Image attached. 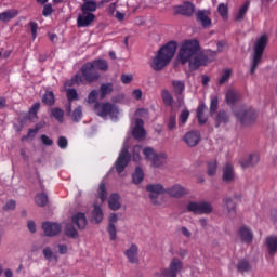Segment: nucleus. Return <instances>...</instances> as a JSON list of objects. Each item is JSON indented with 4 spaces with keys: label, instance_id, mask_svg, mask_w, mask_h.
<instances>
[{
    "label": "nucleus",
    "instance_id": "4",
    "mask_svg": "<svg viewBox=\"0 0 277 277\" xmlns=\"http://www.w3.org/2000/svg\"><path fill=\"white\" fill-rule=\"evenodd\" d=\"M186 209L188 213H194L195 215H209L213 211V206L207 201H189Z\"/></svg>",
    "mask_w": 277,
    "mask_h": 277
},
{
    "label": "nucleus",
    "instance_id": "2",
    "mask_svg": "<svg viewBox=\"0 0 277 277\" xmlns=\"http://www.w3.org/2000/svg\"><path fill=\"white\" fill-rule=\"evenodd\" d=\"M176 49H179V43L176 41H169L166 45L160 48L150 63L153 70L156 72L163 70V68L172 62V57L176 54Z\"/></svg>",
    "mask_w": 277,
    "mask_h": 277
},
{
    "label": "nucleus",
    "instance_id": "28",
    "mask_svg": "<svg viewBox=\"0 0 277 277\" xmlns=\"http://www.w3.org/2000/svg\"><path fill=\"white\" fill-rule=\"evenodd\" d=\"M108 207L111 209V211H118V209L122 207L120 203V195L116 193L111 194L108 199Z\"/></svg>",
    "mask_w": 277,
    "mask_h": 277
},
{
    "label": "nucleus",
    "instance_id": "62",
    "mask_svg": "<svg viewBox=\"0 0 277 277\" xmlns=\"http://www.w3.org/2000/svg\"><path fill=\"white\" fill-rule=\"evenodd\" d=\"M40 140L44 146H53V140L49 137L47 134H42Z\"/></svg>",
    "mask_w": 277,
    "mask_h": 277
},
{
    "label": "nucleus",
    "instance_id": "5",
    "mask_svg": "<svg viewBox=\"0 0 277 277\" xmlns=\"http://www.w3.org/2000/svg\"><path fill=\"white\" fill-rule=\"evenodd\" d=\"M181 272H183V261L179 258H173L168 267L160 269L162 277H179Z\"/></svg>",
    "mask_w": 277,
    "mask_h": 277
},
{
    "label": "nucleus",
    "instance_id": "53",
    "mask_svg": "<svg viewBox=\"0 0 277 277\" xmlns=\"http://www.w3.org/2000/svg\"><path fill=\"white\" fill-rule=\"evenodd\" d=\"M219 100L217 96H212L210 102V116H213L217 111Z\"/></svg>",
    "mask_w": 277,
    "mask_h": 277
},
{
    "label": "nucleus",
    "instance_id": "22",
    "mask_svg": "<svg viewBox=\"0 0 277 277\" xmlns=\"http://www.w3.org/2000/svg\"><path fill=\"white\" fill-rule=\"evenodd\" d=\"M66 95L68 101L67 114H70L72 109V101H79V93L76 89H66Z\"/></svg>",
    "mask_w": 277,
    "mask_h": 277
},
{
    "label": "nucleus",
    "instance_id": "64",
    "mask_svg": "<svg viewBox=\"0 0 277 277\" xmlns=\"http://www.w3.org/2000/svg\"><path fill=\"white\" fill-rule=\"evenodd\" d=\"M43 256L47 259V261H51L53 259V250H51L49 247H45L43 249Z\"/></svg>",
    "mask_w": 277,
    "mask_h": 277
},
{
    "label": "nucleus",
    "instance_id": "51",
    "mask_svg": "<svg viewBox=\"0 0 277 277\" xmlns=\"http://www.w3.org/2000/svg\"><path fill=\"white\" fill-rule=\"evenodd\" d=\"M223 202L226 206L228 213H235V202H233V198L225 197Z\"/></svg>",
    "mask_w": 277,
    "mask_h": 277
},
{
    "label": "nucleus",
    "instance_id": "55",
    "mask_svg": "<svg viewBox=\"0 0 277 277\" xmlns=\"http://www.w3.org/2000/svg\"><path fill=\"white\" fill-rule=\"evenodd\" d=\"M179 120H180V124H185L187 120H189V110L188 109L182 110L179 117Z\"/></svg>",
    "mask_w": 277,
    "mask_h": 277
},
{
    "label": "nucleus",
    "instance_id": "14",
    "mask_svg": "<svg viewBox=\"0 0 277 277\" xmlns=\"http://www.w3.org/2000/svg\"><path fill=\"white\" fill-rule=\"evenodd\" d=\"M238 236L240 237L242 243H247L248 246L254 240V233H252V229L246 225H242L238 229Z\"/></svg>",
    "mask_w": 277,
    "mask_h": 277
},
{
    "label": "nucleus",
    "instance_id": "32",
    "mask_svg": "<svg viewBox=\"0 0 277 277\" xmlns=\"http://www.w3.org/2000/svg\"><path fill=\"white\" fill-rule=\"evenodd\" d=\"M161 98L166 107H173L174 97L172 96L170 91H168V89L161 91Z\"/></svg>",
    "mask_w": 277,
    "mask_h": 277
},
{
    "label": "nucleus",
    "instance_id": "1",
    "mask_svg": "<svg viewBox=\"0 0 277 277\" xmlns=\"http://www.w3.org/2000/svg\"><path fill=\"white\" fill-rule=\"evenodd\" d=\"M198 51H200V42L197 39L185 40L177 53L180 64H182V66L188 64L190 70H198L200 66H207L209 56L198 54Z\"/></svg>",
    "mask_w": 277,
    "mask_h": 277
},
{
    "label": "nucleus",
    "instance_id": "35",
    "mask_svg": "<svg viewBox=\"0 0 277 277\" xmlns=\"http://www.w3.org/2000/svg\"><path fill=\"white\" fill-rule=\"evenodd\" d=\"M173 92L175 96H181L185 92V82L182 80H173Z\"/></svg>",
    "mask_w": 277,
    "mask_h": 277
},
{
    "label": "nucleus",
    "instance_id": "34",
    "mask_svg": "<svg viewBox=\"0 0 277 277\" xmlns=\"http://www.w3.org/2000/svg\"><path fill=\"white\" fill-rule=\"evenodd\" d=\"M92 222L95 224H101L103 222V209L101 206L95 205L92 211Z\"/></svg>",
    "mask_w": 277,
    "mask_h": 277
},
{
    "label": "nucleus",
    "instance_id": "39",
    "mask_svg": "<svg viewBox=\"0 0 277 277\" xmlns=\"http://www.w3.org/2000/svg\"><path fill=\"white\" fill-rule=\"evenodd\" d=\"M132 181L134 185H140L144 181V170L141 167H136L134 173L132 174Z\"/></svg>",
    "mask_w": 277,
    "mask_h": 277
},
{
    "label": "nucleus",
    "instance_id": "8",
    "mask_svg": "<svg viewBox=\"0 0 277 277\" xmlns=\"http://www.w3.org/2000/svg\"><path fill=\"white\" fill-rule=\"evenodd\" d=\"M131 162V154L127 147L121 149L116 162H115V170L118 174H122L127 169V166Z\"/></svg>",
    "mask_w": 277,
    "mask_h": 277
},
{
    "label": "nucleus",
    "instance_id": "56",
    "mask_svg": "<svg viewBox=\"0 0 277 277\" xmlns=\"http://www.w3.org/2000/svg\"><path fill=\"white\" fill-rule=\"evenodd\" d=\"M107 233L110 237V241H116V237H117L116 225H108Z\"/></svg>",
    "mask_w": 277,
    "mask_h": 277
},
{
    "label": "nucleus",
    "instance_id": "21",
    "mask_svg": "<svg viewBox=\"0 0 277 277\" xmlns=\"http://www.w3.org/2000/svg\"><path fill=\"white\" fill-rule=\"evenodd\" d=\"M266 248L268 250L269 256H274L277 252V236H268L265 240Z\"/></svg>",
    "mask_w": 277,
    "mask_h": 277
},
{
    "label": "nucleus",
    "instance_id": "16",
    "mask_svg": "<svg viewBox=\"0 0 277 277\" xmlns=\"http://www.w3.org/2000/svg\"><path fill=\"white\" fill-rule=\"evenodd\" d=\"M200 140H201V136H200V132L198 131H189L184 135V142L190 148L198 146V144H200Z\"/></svg>",
    "mask_w": 277,
    "mask_h": 277
},
{
    "label": "nucleus",
    "instance_id": "59",
    "mask_svg": "<svg viewBox=\"0 0 277 277\" xmlns=\"http://www.w3.org/2000/svg\"><path fill=\"white\" fill-rule=\"evenodd\" d=\"M58 148H62L63 150L65 148H68V138L66 136H60L57 141Z\"/></svg>",
    "mask_w": 277,
    "mask_h": 277
},
{
    "label": "nucleus",
    "instance_id": "36",
    "mask_svg": "<svg viewBox=\"0 0 277 277\" xmlns=\"http://www.w3.org/2000/svg\"><path fill=\"white\" fill-rule=\"evenodd\" d=\"M240 163L243 169L252 168V166H256V163H259V155L252 154L247 160H242Z\"/></svg>",
    "mask_w": 277,
    "mask_h": 277
},
{
    "label": "nucleus",
    "instance_id": "23",
    "mask_svg": "<svg viewBox=\"0 0 277 277\" xmlns=\"http://www.w3.org/2000/svg\"><path fill=\"white\" fill-rule=\"evenodd\" d=\"M16 16H18V10L10 9L0 13V21L1 23H10V21L16 18Z\"/></svg>",
    "mask_w": 277,
    "mask_h": 277
},
{
    "label": "nucleus",
    "instance_id": "31",
    "mask_svg": "<svg viewBox=\"0 0 277 277\" xmlns=\"http://www.w3.org/2000/svg\"><path fill=\"white\" fill-rule=\"evenodd\" d=\"M196 16L198 23H201V27H211V18H209V15L205 11L197 12Z\"/></svg>",
    "mask_w": 277,
    "mask_h": 277
},
{
    "label": "nucleus",
    "instance_id": "17",
    "mask_svg": "<svg viewBox=\"0 0 277 277\" xmlns=\"http://www.w3.org/2000/svg\"><path fill=\"white\" fill-rule=\"evenodd\" d=\"M164 194H168L172 198H182V196H185V194H187V190H185V187L179 184H174L169 188H164Z\"/></svg>",
    "mask_w": 277,
    "mask_h": 277
},
{
    "label": "nucleus",
    "instance_id": "46",
    "mask_svg": "<svg viewBox=\"0 0 277 277\" xmlns=\"http://www.w3.org/2000/svg\"><path fill=\"white\" fill-rule=\"evenodd\" d=\"M65 235H66V237H69L70 239H77V237H79V232H77L75 226L67 225L65 227Z\"/></svg>",
    "mask_w": 277,
    "mask_h": 277
},
{
    "label": "nucleus",
    "instance_id": "40",
    "mask_svg": "<svg viewBox=\"0 0 277 277\" xmlns=\"http://www.w3.org/2000/svg\"><path fill=\"white\" fill-rule=\"evenodd\" d=\"M35 202L38 205V207H47L49 203V196L44 193L37 194L35 196Z\"/></svg>",
    "mask_w": 277,
    "mask_h": 277
},
{
    "label": "nucleus",
    "instance_id": "38",
    "mask_svg": "<svg viewBox=\"0 0 277 277\" xmlns=\"http://www.w3.org/2000/svg\"><path fill=\"white\" fill-rule=\"evenodd\" d=\"M38 111H40L39 102L35 103L28 111V120H30V122L38 120Z\"/></svg>",
    "mask_w": 277,
    "mask_h": 277
},
{
    "label": "nucleus",
    "instance_id": "48",
    "mask_svg": "<svg viewBox=\"0 0 277 277\" xmlns=\"http://www.w3.org/2000/svg\"><path fill=\"white\" fill-rule=\"evenodd\" d=\"M237 98H239V96L236 94L235 91L229 90L226 93V103L227 105H235V103H237Z\"/></svg>",
    "mask_w": 277,
    "mask_h": 277
},
{
    "label": "nucleus",
    "instance_id": "18",
    "mask_svg": "<svg viewBox=\"0 0 277 277\" xmlns=\"http://www.w3.org/2000/svg\"><path fill=\"white\" fill-rule=\"evenodd\" d=\"M222 181L224 183H233L235 181V167L229 162L223 167Z\"/></svg>",
    "mask_w": 277,
    "mask_h": 277
},
{
    "label": "nucleus",
    "instance_id": "19",
    "mask_svg": "<svg viewBox=\"0 0 277 277\" xmlns=\"http://www.w3.org/2000/svg\"><path fill=\"white\" fill-rule=\"evenodd\" d=\"M175 14H181L182 16H192L195 12V6L190 2H185L182 5L175 6Z\"/></svg>",
    "mask_w": 277,
    "mask_h": 277
},
{
    "label": "nucleus",
    "instance_id": "11",
    "mask_svg": "<svg viewBox=\"0 0 277 277\" xmlns=\"http://www.w3.org/2000/svg\"><path fill=\"white\" fill-rule=\"evenodd\" d=\"M94 21H96V15H94V13L82 12V14H79L77 17V27L79 29L90 27Z\"/></svg>",
    "mask_w": 277,
    "mask_h": 277
},
{
    "label": "nucleus",
    "instance_id": "50",
    "mask_svg": "<svg viewBox=\"0 0 277 277\" xmlns=\"http://www.w3.org/2000/svg\"><path fill=\"white\" fill-rule=\"evenodd\" d=\"M71 118L74 122H79L81 118H83V110L81 109V106H78L77 108H75V110L72 111Z\"/></svg>",
    "mask_w": 277,
    "mask_h": 277
},
{
    "label": "nucleus",
    "instance_id": "41",
    "mask_svg": "<svg viewBox=\"0 0 277 277\" xmlns=\"http://www.w3.org/2000/svg\"><path fill=\"white\" fill-rule=\"evenodd\" d=\"M232 75H233V70L223 69L221 74V78H219V85H224V83H228V81H230Z\"/></svg>",
    "mask_w": 277,
    "mask_h": 277
},
{
    "label": "nucleus",
    "instance_id": "6",
    "mask_svg": "<svg viewBox=\"0 0 277 277\" xmlns=\"http://www.w3.org/2000/svg\"><path fill=\"white\" fill-rule=\"evenodd\" d=\"M80 72L82 75V79L87 83H96V81L101 79V74L98 72V70H96L94 65H92L90 62L82 65Z\"/></svg>",
    "mask_w": 277,
    "mask_h": 277
},
{
    "label": "nucleus",
    "instance_id": "7",
    "mask_svg": "<svg viewBox=\"0 0 277 277\" xmlns=\"http://www.w3.org/2000/svg\"><path fill=\"white\" fill-rule=\"evenodd\" d=\"M95 114H97L100 118H107V116L110 118H116V116H118V107L109 102L102 104L96 103Z\"/></svg>",
    "mask_w": 277,
    "mask_h": 277
},
{
    "label": "nucleus",
    "instance_id": "33",
    "mask_svg": "<svg viewBox=\"0 0 277 277\" xmlns=\"http://www.w3.org/2000/svg\"><path fill=\"white\" fill-rule=\"evenodd\" d=\"M205 111H207V105L205 104H200L197 108V120L199 122V124H206L207 123V116H205Z\"/></svg>",
    "mask_w": 277,
    "mask_h": 277
},
{
    "label": "nucleus",
    "instance_id": "58",
    "mask_svg": "<svg viewBox=\"0 0 277 277\" xmlns=\"http://www.w3.org/2000/svg\"><path fill=\"white\" fill-rule=\"evenodd\" d=\"M168 130L173 131V129H176V115H171L169 117V121L167 123Z\"/></svg>",
    "mask_w": 277,
    "mask_h": 277
},
{
    "label": "nucleus",
    "instance_id": "57",
    "mask_svg": "<svg viewBox=\"0 0 277 277\" xmlns=\"http://www.w3.org/2000/svg\"><path fill=\"white\" fill-rule=\"evenodd\" d=\"M97 100H98V91L92 90L88 95V103L92 105L96 103Z\"/></svg>",
    "mask_w": 277,
    "mask_h": 277
},
{
    "label": "nucleus",
    "instance_id": "26",
    "mask_svg": "<svg viewBox=\"0 0 277 277\" xmlns=\"http://www.w3.org/2000/svg\"><path fill=\"white\" fill-rule=\"evenodd\" d=\"M111 92H114V83H102L100 87V98L102 101L103 98H107L108 94H111Z\"/></svg>",
    "mask_w": 277,
    "mask_h": 277
},
{
    "label": "nucleus",
    "instance_id": "43",
    "mask_svg": "<svg viewBox=\"0 0 277 277\" xmlns=\"http://www.w3.org/2000/svg\"><path fill=\"white\" fill-rule=\"evenodd\" d=\"M237 269L238 272H241V274H243V272H250V269H252V266H250V262L248 260L242 259L238 262Z\"/></svg>",
    "mask_w": 277,
    "mask_h": 277
},
{
    "label": "nucleus",
    "instance_id": "27",
    "mask_svg": "<svg viewBox=\"0 0 277 277\" xmlns=\"http://www.w3.org/2000/svg\"><path fill=\"white\" fill-rule=\"evenodd\" d=\"M80 10L87 14H92L98 10V4H96V1L90 0L88 2H83V4L80 6Z\"/></svg>",
    "mask_w": 277,
    "mask_h": 277
},
{
    "label": "nucleus",
    "instance_id": "3",
    "mask_svg": "<svg viewBox=\"0 0 277 277\" xmlns=\"http://www.w3.org/2000/svg\"><path fill=\"white\" fill-rule=\"evenodd\" d=\"M267 47V35H262L254 43L253 47V60L251 66V75L256 72V68H259V64L263 60V53H265V48Z\"/></svg>",
    "mask_w": 277,
    "mask_h": 277
},
{
    "label": "nucleus",
    "instance_id": "29",
    "mask_svg": "<svg viewBox=\"0 0 277 277\" xmlns=\"http://www.w3.org/2000/svg\"><path fill=\"white\" fill-rule=\"evenodd\" d=\"M84 83L87 82L83 79V76L76 74L70 80L65 82V88H72V85H83Z\"/></svg>",
    "mask_w": 277,
    "mask_h": 277
},
{
    "label": "nucleus",
    "instance_id": "52",
    "mask_svg": "<svg viewBox=\"0 0 277 277\" xmlns=\"http://www.w3.org/2000/svg\"><path fill=\"white\" fill-rule=\"evenodd\" d=\"M98 194L100 200H102V202H105L107 200V188L105 186V183L100 184Z\"/></svg>",
    "mask_w": 277,
    "mask_h": 277
},
{
    "label": "nucleus",
    "instance_id": "24",
    "mask_svg": "<svg viewBox=\"0 0 277 277\" xmlns=\"http://www.w3.org/2000/svg\"><path fill=\"white\" fill-rule=\"evenodd\" d=\"M95 70H101L102 72H107L109 70V63L106 60L100 58L90 62Z\"/></svg>",
    "mask_w": 277,
    "mask_h": 277
},
{
    "label": "nucleus",
    "instance_id": "42",
    "mask_svg": "<svg viewBox=\"0 0 277 277\" xmlns=\"http://www.w3.org/2000/svg\"><path fill=\"white\" fill-rule=\"evenodd\" d=\"M50 116L52 118H55L58 122H64V110L58 107H54L51 109Z\"/></svg>",
    "mask_w": 277,
    "mask_h": 277
},
{
    "label": "nucleus",
    "instance_id": "10",
    "mask_svg": "<svg viewBox=\"0 0 277 277\" xmlns=\"http://www.w3.org/2000/svg\"><path fill=\"white\" fill-rule=\"evenodd\" d=\"M146 192H148L153 205H158L157 199L161 194H166V188L161 184H149L146 186Z\"/></svg>",
    "mask_w": 277,
    "mask_h": 277
},
{
    "label": "nucleus",
    "instance_id": "45",
    "mask_svg": "<svg viewBox=\"0 0 277 277\" xmlns=\"http://www.w3.org/2000/svg\"><path fill=\"white\" fill-rule=\"evenodd\" d=\"M166 159V154H156L151 160L153 168H161L163 166V160Z\"/></svg>",
    "mask_w": 277,
    "mask_h": 277
},
{
    "label": "nucleus",
    "instance_id": "54",
    "mask_svg": "<svg viewBox=\"0 0 277 277\" xmlns=\"http://www.w3.org/2000/svg\"><path fill=\"white\" fill-rule=\"evenodd\" d=\"M141 150H142V147L140 145L134 146L132 149V159L136 163L140 162V159H142V157L140 156Z\"/></svg>",
    "mask_w": 277,
    "mask_h": 277
},
{
    "label": "nucleus",
    "instance_id": "37",
    "mask_svg": "<svg viewBox=\"0 0 277 277\" xmlns=\"http://www.w3.org/2000/svg\"><path fill=\"white\" fill-rule=\"evenodd\" d=\"M42 103L48 107H53V105H55V93H53V91H45L42 97Z\"/></svg>",
    "mask_w": 277,
    "mask_h": 277
},
{
    "label": "nucleus",
    "instance_id": "44",
    "mask_svg": "<svg viewBox=\"0 0 277 277\" xmlns=\"http://www.w3.org/2000/svg\"><path fill=\"white\" fill-rule=\"evenodd\" d=\"M207 174L208 176H215L217 173V160H211L207 163Z\"/></svg>",
    "mask_w": 277,
    "mask_h": 277
},
{
    "label": "nucleus",
    "instance_id": "60",
    "mask_svg": "<svg viewBox=\"0 0 277 277\" xmlns=\"http://www.w3.org/2000/svg\"><path fill=\"white\" fill-rule=\"evenodd\" d=\"M16 209V201L11 199L6 201L5 206L3 207V211H14Z\"/></svg>",
    "mask_w": 277,
    "mask_h": 277
},
{
    "label": "nucleus",
    "instance_id": "61",
    "mask_svg": "<svg viewBox=\"0 0 277 277\" xmlns=\"http://www.w3.org/2000/svg\"><path fill=\"white\" fill-rule=\"evenodd\" d=\"M29 27H30V31H31V35H32V40H36V38L38 36V23L30 22Z\"/></svg>",
    "mask_w": 277,
    "mask_h": 277
},
{
    "label": "nucleus",
    "instance_id": "13",
    "mask_svg": "<svg viewBox=\"0 0 277 277\" xmlns=\"http://www.w3.org/2000/svg\"><path fill=\"white\" fill-rule=\"evenodd\" d=\"M138 254L140 248L135 243H132L130 248L124 251V256L132 265H137L140 263Z\"/></svg>",
    "mask_w": 277,
    "mask_h": 277
},
{
    "label": "nucleus",
    "instance_id": "20",
    "mask_svg": "<svg viewBox=\"0 0 277 277\" xmlns=\"http://www.w3.org/2000/svg\"><path fill=\"white\" fill-rule=\"evenodd\" d=\"M71 222L77 226V228H79V230H83L88 226V219L83 212H78L74 215L71 217Z\"/></svg>",
    "mask_w": 277,
    "mask_h": 277
},
{
    "label": "nucleus",
    "instance_id": "49",
    "mask_svg": "<svg viewBox=\"0 0 277 277\" xmlns=\"http://www.w3.org/2000/svg\"><path fill=\"white\" fill-rule=\"evenodd\" d=\"M143 154L145 156V159H148L149 161H153L157 156V153L153 147H145Z\"/></svg>",
    "mask_w": 277,
    "mask_h": 277
},
{
    "label": "nucleus",
    "instance_id": "15",
    "mask_svg": "<svg viewBox=\"0 0 277 277\" xmlns=\"http://www.w3.org/2000/svg\"><path fill=\"white\" fill-rule=\"evenodd\" d=\"M132 135L134 140H144V137H146V130L144 129V120L142 118L135 120Z\"/></svg>",
    "mask_w": 277,
    "mask_h": 277
},
{
    "label": "nucleus",
    "instance_id": "63",
    "mask_svg": "<svg viewBox=\"0 0 277 277\" xmlns=\"http://www.w3.org/2000/svg\"><path fill=\"white\" fill-rule=\"evenodd\" d=\"M43 16H51L53 14V6L51 4H45L42 10Z\"/></svg>",
    "mask_w": 277,
    "mask_h": 277
},
{
    "label": "nucleus",
    "instance_id": "47",
    "mask_svg": "<svg viewBox=\"0 0 277 277\" xmlns=\"http://www.w3.org/2000/svg\"><path fill=\"white\" fill-rule=\"evenodd\" d=\"M217 12L223 21L228 18V4L220 3L217 6Z\"/></svg>",
    "mask_w": 277,
    "mask_h": 277
},
{
    "label": "nucleus",
    "instance_id": "9",
    "mask_svg": "<svg viewBox=\"0 0 277 277\" xmlns=\"http://www.w3.org/2000/svg\"><path fill=\"white\" fill-rule=\"evenodd\" d=\"M235 116L240 121L241 124H252V122L256 120L259 115L256 114V110H254L253 108H241L239 111H235Z\"/></svg>",
    "mask_w": 277,
    "mask_h": 277
},
{
    "label": "nucleus",
    "instance_id": "12",
    "mask_svg": "<svg viewBox=\"0 0 277 277\" xmlns=\"http://www.w3.org/2000/svg\"><path fill=\"white\" fill-rule=\"evenodd\" d=\"M42 229L47 237H57L62 233V225L57 223L44 222L42 224Z\"/></svg>",
    "mask_w": 277,
    "mask_h": 277
},
{
    "label": "nucleus",
    "instance_id": "25",
    "mask_svg": "<svg viewBox=\"0 0 277 277\" xmlns=\"http://www.w3.org/2000/svg\"><path fill=\"white\" fill-rule=\"evenodd\" d=\"M230 116L225 110H219L215 117V127L219 128L220 124H228Z\"/></svg>",
    "mask_w": 277,
    "mask_h": 277
},
{
    "label": "nucleus",
    "instance_id": "30",
    "mask_svg": "<svg viewBox=\"0 0 277 277\" xmlns=\"http://www.w3.org/2000/svg\"><path fill=\"white\" fill-rule=\"evenodd\" d=\"M248 10H250V1H246L242 6L239 8L238 13L235 16V21L241 23L246 18V14H248Z\"/></svg>",
    "mask_w": 277,
    "mask_h": 277
}]
</instances>
